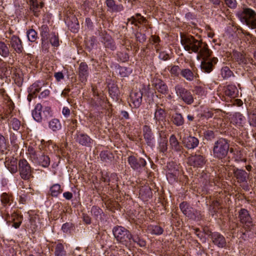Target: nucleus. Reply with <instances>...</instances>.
Here are the masks:
<instances>
[{"instance_id": "27", "label": "nucleus", "mask_w": 256, "mask_h": 256, "mask_svg": "<svg viewBox=\"0 0 256 256\" xmlns=\"http://www.w3.org/2000/svg\"><path fill=\"white\" fill-rule=\"evenodd\" d=\"M50 30L48 26L46 24H43L40 28V35L42 40V47L48 46V40L50 34H49Z\"/></svg>"}, {"instance_id": "34", "label": "nucleus", "mask_w": 256, "mask_h": 256, "mask_svg": "<svg viewBox=\"0 0 256 256\" xmlns=\"http://www.w3.org/2000/svg\"><path fill=\"white\" fill-rule=\"evenodd\" d=\"M11 74V68L0 60V77H7Z\"/></svg>"}, {"instance_id": "55", "label": "nucleus", "mask_w": 256, "mask_h": 256, "mask_svg": "<svg viewBox=\"0 0 256 256\" xmlns=\"http://www.w3.org/2000/svg\"><path fill=\"white\" fill-rule=\"evenodd\" d=\"M151 233L152 234L160 235L162 234L164 230L160 226H152L151 228Z\"/></svg>"}, {"instance_id": "60", "label": "nucleus", "mask_w": 256, "mask_h": 256, "mask_svg": "<svg viewBox=\"0 0 256 256\" xmlns=\"http://www.w3.org/2000/svg\"><path fill=\"white\" fill-rule=\"evenodd\" d=\"M150 40V43H152V44H156V51L158 52V44L160 41L159 36L155 35H152Z\"/></svg>"}, {"instance_id": "7", "label": "nucleus", "mask_w": 256, "mask_h": 256, "mask_svg": "<svg viewBox=\"0 0 256 256\" xmlns=\"http://www.w3.org/2000/svg\"><path fill=\"white\" fill-rule=\"evenodd\" d=\"M128 162L130 168L138 173H141L146 166V162L144 158L134 156H129Z\"/></svg>"}, {"instance_id": "21", "label": "nucleus", "mask_w": 256, "mask_h": 256, "mask_svg": "<svg viewBox=\"0 0 256 256\" xmlns=\"http://www.w3.org/2000/svg\"><path fill=\"white\" fill-rule=\"evenodd\" d=\"M44 83V82L38 81L34 83L28 88L29 94L28 96V100L30 102L32 98L34 97L38 93Z\"/></svg>"}, {"instance_id": "22", "label": "nucleus", "mask_w": 256, "mask_h": 256, "mask_svg": "<svg viewBox=\"0 0 256 256\" xmlns=\"http://www.w3.org/2000/svg\"><path fill=\"white\" fill-rule=\"evenodd\" d=\"M169 142L170 148L172 150L180 154L183 153L184 148L180 144L175 135L172 134L170 136Z\"/></svg>"}, {"instance_id": "37", "label": "nucleus", "mask_w": 256, "mask_h": 256, "mask_svg": "<svg viewBox=\"0 0 256 256\" xmlns=\"http://www.w3.org/2000/svg\"><path fill=\"white\" fill-rule=\"evenodd\" d=\"M48 127L53 132H57L61 129L62 124L59 120L53 118L49 122Z\"/></svg>"}, {"instance_id": "31", "label": "nucleus", "mask_w": 256, "mask_h": 256, "mask_svg": "<svg viewBox=\"0 0 256 256\" xmlns=\"http://www.w3.org/2000/svg\"><path fill=\"white\" fill-rule=\"evenodd\" d=\"M184 143L188 149H194L198 146L199 140L194 136H189L184 139Z\"/></svg>"}, {"instance_id": "56", "label": "nucleus", "mask_w": 256, "mask_h": 256, "mask_svg": "<svg viewBox=\"0 0 256 256\" xmlns=\"http://www.w3.org/2000/svg\"><path fill=\"white\" fill-rule=\"evenodd\" d=\"M204 136L207 140H212L215 138V132L210 130H206L204 132Z\"/></svg>"}, {"instance_id": "29", "label": "nucleus", "mask_w": 256, "mask_h": 256, "mask_svg": "<svg viewBox=\"0 0 256 256\" xmlns=\"http://www.w3.org/2000/svg\"><path fill=\"white\" fill-rule=\"evenodd\" d=\"M190 67L192 68V70L189 68H184L180 71L181 76L189 82L192 81L196 76L194 74L196 68L194 64H191Z\"/></svg>"}, {"instance_id": "63", "label": "nucleus", "mask_w": 256, "mask_h": 256, "mask_svg": "<svg viewBox=\"0 0 256 256\" xmlns=\"http://www.w3.org/2000/svg\"><path fill=\"white\" fill-rule=\"evenodd\" d=\"M118 90L116 86H112L109 88V94L113 98L116 97L118 95Z\"/></svg>"}, {"instance_id": "64", "label": "nucleus", "mask_w": 256, "mask_h": 256, "mask_svg": "<svg viewBox=\"0 0 256 256\" xmlns=\"http://www.w3.org/2000/svg\"><path fill=\"white\" fill-rule=\"evenodd\" d=\"M117 175L115 173L111 174L110 176L108 175V178H107V182H106L108 183V185H110V182L115 183L118 181Z\"/></svg>"}, {"instance_id": "52", "label": "nucleus", "mask_w": 256, "mask_h": 256, "mask_svg": "<svg viewBox=\"0 0 256 256\" xmlns=\"http://www.w3.org/2000/svg\"><path fill=\"white\" fill-rule=\"evenodd\" d=\"M21 126L20 122L17 118H14L10 122V126L14 130H18Z\"/></svg>"}, {"instance_id": "61", "label": "nucleus", "mask_w": 256, "mask_h": 256, "mask_svg": "<svg viewBox=\"0 0 256 256\" xmlns=\"http://www.w3.org/2000/svg\"><path fill=\"white\" fill-rule=\"evenodd\" d=\"M100 37L101 42L104 44V42H106L110 40L111 36L107 34L106 31H102L100 33Z\"/></svg>"}, {"instance_id": "40", "label": "nucleus", "mask_w": 256, "mask_h": 256, "mask_svg": "<svg viewBox=\"0 0 256 256\" xmlns=\"http://www.w3.org/2000/svg\"><path fill=\"white\" fill-rule=\"evenodd\" d=\"M173 124L177 126H180L184 124V118L181 114L176 113L172 116Z\"/></svg>"}, {"instance_id": "44", "label": "nucleus", "mask_w": 256, "mask_h": 256, "mask_svg": "<svg viewBox=\"0 0 256 256\" xmlns=\"http://www.w3.org/2000/svg\"><path fill=\"white\" fill-rule=\"evenodd\" d=\"M55 256H67L64 245L61 243L56 244L54 250Z\"/></svg>"}, {"instance_id": "36", "label": "nucleus", "mask_w": 256, "mask_h": 256, "mask_svg": "<svg viewBox=\"0 0 256 256\" xmlns=\"http://www.w3.org/2000/svg\"><path fill=\"white\" fill-rule=\"evenodd\" d=\"M224 94L230 97L236 96L238 93V89L234 85H228L224 88Z\"/></svg>"}, {"instance_id": "51", "label": "nucleus", "mask_w": 256, "mask_h": 256, "mask_svg": "<svg viewBox=\"0 0 256 256\" xmlns=\"http://www.w3.org/2000/svg\"><path fill=\"white\" fill-rule=\"evenodd\" d=\"M248 122L250 124L256 127V111L252 110L248 114Z\"/></svg>"}, {"instance_id": "9", "label": "nucleus", "mask_w": 256, "mask_h": 256, "mask_svg": "<svg viewBox=\"0 0 256 256\" xmlns=\"http://www.w3.org/2000/svg\"><path fill=\"white\" fill-rule=\"evenodd\" d=\"M206 162L204 155L196 154L191 155L188 158V164L194 167L202 168Z\"/></svg>"}, {"instance_id": "33", "label": "nucleus", "mask_w": 256, "mask_h": 256, "mask_svg": "<svg viewBox=\"0 0 256 256\" xmlns=\"http://www.w3.org/2000/svg\"><path fill=\"white\" fill-rule=\"evenodd\" d=\"M180 208L182 212L188 217H192L194 214L192 208L186 202H181Z\"/></svg>"}, {"instance_id": "48", "label": "nucleus", "mask_w": 256, "mask_h": 256, "mask_svg": "<svg viewBox=\"0 0 256 256\" xmlns=\"http://www.w3.org/2000/svg\"><path fill=\"white\" fill-rule=\"evenodd\" d=\"M40 149L41 148H40L38 150H37L36 148H34L32 146H29L28 148V152L30 154V157L34 160L41 151Z\"/></svg>"}, {"instance_id": "11", "label": "nucleus", "mask_w": 256, "mask_h": 256, "mask_svg": "<svg viewBox=\"0 0 256 256\" xmlns=\"http://www.w3.org/2000/svg\"><path fill=\"white\" fill-rule=\"evenodd\" d=\"M210 56L206 58H201L202 60L201 62V68L202 70L206 73L210 72L214 68V65L218 62V58L214 57L212 58H209Z\"/></svg>"}, {"instance_id": "16", "label": "nucleus", "mask_w": 256, "mask_h": 256, "mask_svg": "<svg viewBox=\"0 0 256 256\" xmlns=\"http://www.w3.org/2000/svg\"><path fill=\"white\" fill-rule=\"evenodd\" d=\"M10 45L14 50L18 54H21L24 51V47L22 40L15 35L12 36L10 40Z\"/></svg>"}, {"instance_id": "6", "label": "nucleus", "mask_w": 256, "mask_h": 256, "mask_svg": "<svg viewBox=\"0 0 256 256\" xmlns=\"http://www.w3.org/2000/svg\"><path fill=\"white\" fill-rule=\"evenodd\" d=\"M32 114L35 120L38 122H41L52 116L51 109L48 106L42 108L40 104H38L36 106L34 110H33Z\"/></svg>"}, {"instance_id": "50", "label": "nucleus", "mask_w": 256, "mask_h": 256, "mask_svg": "<svg viewBox=\"0 0 256 256\" xmlns=\"http://www.w3.org/2000/svg\"><path fill=\"white\" fill-rule=\"evenodd\" d=\"M49 38L50 42L52 46L58 47L59 46L60 44L58 35H56L55 33L52 32L50 34Z\"/></svg>"}, {"instance_id": "2", "label": "nucleus", "mask_w": 256, "mask_h": 256, "mask_svg": "<svg viewBox=\"0 0 256 256\" xmlns=\"http://www.w3.org/2000/svg\"><path fill=\"white\" fill-rule=\"evenodd\" d=\"M230 150L229 141L224 138H220L215 142L213 146V156L214 158L222 160L227 156ZM230 152L232 149H230Z\"/></svg>"}, {"instance_id": "1", "label": "nucleus", "mask_w": 256, "mask_h": 256, "mask_svg": "<svg viewBox=\"0 0 256 256\" xmlns=\"http://www.w3.org/2000/svg\"><path fill=\"white\" fill-rule=\"evenodd\" d=\"M180 42L184 50L190 54H198V60H200V58H206L211 55L212 52L206 42H203L202 40H196L192 36H181Z\"/></svg>"}, {"instance_id": "12", "label": "nucleus", "mask_w": 256, "mask_h": 256, "mask_svg": "<svg viewBox=\"0 0 256 256\" xmlns=\"http://www.w3.org/2000/svg\"><path fill=\"white\" fill-rule=\"evenodd\" d=\"M208 236L212 240V242L220 248H225L226 242L224 236L218 232H210Z\"/></svg>"}, {"instance_id": "46", "label": "nucleus", "mask_w": 256, "mask_h": 256, "mask_svg": "<svg viewBox=\"0 0 256 256\" xmlns=\"http://www.w3.org/2000/svg\"><path fill=\"white\" fill-rule=\"evenodd\" d=\"M26 36L30 42H34L38 38V34L35 30L31 28L27 30Z\"/></svg>"}, {"instance_id": "47", "label": "nucleus", "mask_w": 256, "mask_h": 256, "mask_svg": "<svg viewBox=\"0 0 256 256\" xmlns=\"http://www.w3.org/2000/svg\"><path fill=\"white\" fill-rule=\"evenodd\" d=\"M8 144L4 136L0 134V154H3L6 152Z\"/></svg>"}, {"instance_id": "58", "label": "nucleus", "mask_w": 256, "mask_h": 256, "mask_svg": "<svg viewBox=\"0 0 256 256\" xmlns=\"http://www.w3.org/2000/svg\"><path fill=\"white\" fill-rule=\"evenodd\" d=\"M135 36L136 40L141 43L144 42L146 40V34L140 32H136L135 34Z\"/></svg>"}, {"instance_id": "53", "label": "nucleus", "mask_w": 256, "mask_h": 256, "mask_svg": "<svg viewBox=\"0 0 256 256\" xmlns=\"http://www.w3.org/2000/svg\"><path fill=\"white\" fill-rule=\"evenodd\" d=\"M117 57L120 61L122 62H127L129 59V56L126 52H118L117 53Z\"/></svg>"}, {"instance_id": "14", "label": "nucleus", "mask_w": 256, "mask_h": 256, "mask_svg": "<svg viewBox=\"0 0 256 256\" xmlns=\"http://www.w3.org/2000/svg\"><path fill=\"white\" fill-rule=\"evenodd\" d=\"M166 114V110L157 106L156 108L154 118L156 120V122L161 126V128H164L165 125Z\"/></svg>"}, {"instance_id": "15", "label": "nucleus", "mask_w": 256, "mask_h": 256, "mask_svg": "<svg viewBox=\"0 0 256 256\" xmlns=\"http://www.w3.org/2000/svg\"><path fill=\"white\" fill-rule=\"evenodd\" d=\"M233 174L238 183L247 182L249 174L244 170L234 168L233 169Z\"/></svg>"}, {"instance_id": "26", "label": "nucleus", "mask_w": 256, "mask_h": 256, "mask_svg": "<svg viewBox=\"0 0 256 256\" xmlns=\"http://www.w3.org/2000/svg\"><path fill=\"white\" fill-rule=\"evenodd\" d=\"M35 162L44 168H47L50 164V158L40 151L38 156L34 160Z\"/></svg>"}, {"instance_id": "20", "label": "nucleus", "mask_w": 256, "mask_h": 256, "mask_svg": "<svg viewBox=\"0 0 256 256\" xmlns=\"http://www.w3.org/2000/svg\"><path fill=\"white\" fill-rule=\"evenodd\" d=\"M130 100L136 108L140 106L142 102V92L140 90H132L130 94Z\"/></svg>"}, {"instance_id": "17", "label": "nucleus", "mask_w": 256, "mask_h": 256, "mask_svg": "<svg viewBox=\"0 0 256 256\" xmlns=\"http://www.w3.org/2000/svg\"><path fill=\"white\" fill-rule=\"evenodd\" d=\"M6 220L8 222H12V226L16 228H18L22 220V216L16 212H12L11 214L6 215Z\"/></svg>"}, {"instance_id": "4", "label": "nucleus", "mask_w": 256, "mask_h": 256, "mask_svg": "<svg viewBox=\"0 0 256 256\" xmlns=\"http://www.w3.org/2000/svg\"><path fill=\"white\" fill-rule=\"evenodd\" d=\"M112 232L118 242L126 246L130 244L132 234L122 226H116L114 228Z\"/></svg>"}, {"instance_id": "43", "label": "nucleus", "mask_w": 256, "mask_h": 256, "mask_svg": "<svg viewBox=\"0 0 256 256\" xmlns=\"http://www.w3.org/2000/svg\"><path fill=\"white\" fill-rule=\"evenodd\" d=\"M10 53L8 45L4 42L0 41V55L4 58H6L8 56Z\"/></svg>"}, {"instance_id": "19", "label": "nucleus", "mask_w": 256, "mask_h": 256, "mask_svg": "<svg viewBox=\"0 0 256 256\" xmlns=\"http://www.w3.org/2000/svg\"><path fill=\"white\" fill-rule=\"evenodd\" d=\"M152 86L155 90L162 94H166L168 92V88L166 84L161 79L154 78Z\"/></svg>"}, {"instance_id": "54", "label": "nucleus", "mask_w": 256, "mask_h": 256, "mask_svg": "<svg viewBox=\"0 0 256 256\" xmlns=\"http://www.w3.org/2000/svg\"><path fill=\"white\" fill-rule=\"evenodd\" d=\"M74 228V225L70 222H66L62 224V230L63 232L68 233L70 232L71 230Z\"/></svg>"}, {"instance_id": "30", "label": "nucleus", "mask_w": 256, "mask_h": 256, "mask_svg": "<svg viewBox=\"0 0 256 256\" xmlns=\"http://www.w3.org/2000/svg\"><path fill=\"white\" fill-rule=\"evenodd\" d=\"M106 4L108 7V10L112 12H118L124 10V6L122 4H116L114 0H106Z\"/></svg>"}, {"instance_id": "45", "label": "nucleus", "mask_w": 256, "mask_h": 256, "mask_svg": "<svg viewBox=\"0 0 256 256\" xmlns=\"http://www.w3.org/2000/svg\"><path fill=\"white\" fill-rule=\"evenodd\" d=\"M132 242L137 244L140 247H144L146 246V242L137 235L132 236V234L130 244H132Z\"/></svg>"}, {"instance_id": "32", "label": "nucleus", "mask_w": 256, "mask_h": 256, "mask_svg": "<svg viewBox=\"0 0 256 256\" xmlns=\"http://www.w3.org/2000/svg\"><path fill=\"white\" fill-rule=\"evenodd\" d=\"M172 164H170L168 166V170L166 174V177L167 179L170 182H174L178 180L179 172L175 168L174 170L170 169V167L172 166Z\"/></svg>"}, {"instance_id": "13", "label": "nucleus", "mask_w": 256, "mask_h": 256, "mask_svg": "<svg viewBox=\"0 0 256 256\" xmlns=\"http://www.w3.org/2000/svg\"><path fill=\"white\" fill-rule=\"evenodd\" d=\"M74 138L76 142L86 147H90L94 142L88 134L80 132L76 134Z\"/></svg>"}, {"instance_id": "57", "label": "nucleus", "mask_w": 256, "mask_h": 256, "mask_svg": "<svg viewBox=\"0 0 256 256\" xmlns=\"http://www.w3.org/2000/svg\"><path fill=\"white\" fill-rule=\"evenodd\" d=\"M169 71L172 76H178L181 70L178 66H173L171 67Z\"/></svg>"}, {"instance_id": "28", "label": "nucleus", "mask_w": 256, "mask_h": 256, "mask_svg": "<svg viewBox=\"0 0 256 256\" xmlns=\"http://www.w3.org/2000/svg\"><path fill=\"white\" fill-rule=\"evenodd\" d=\"M232 58L233 60L240 65H244L248 63L250 60L246 55L237 51H234Z\"/></svg>"}, {"instance_id": "24", "label": "nucleus", "mask_w": 256, "mask_h": 256, "mask_svg": "<svg viewBox=\"0 0 256 256\" xmlns=\"http://www.w3.org/2000/svg\"><path fill=\"white\" fill-rule=\"evenodd\" d=\"M44 6V3L38 0H30V10L34 16L38 17L41 13V10Z\"/></svg>"}, {"instance_id": "35", "label": "nucleus", "mask_w": 256, "mask_h": 256, "mask_svg": "<svg viewBox=\"0 0 256 256\" xmlns=\"http://www.w3.org/2000/svg\"><path fill=\"white\" fill-rule=\"evenodd\" d=\"M244 118L240 112L235 113L231 118V122L236 126H242L244 123Z\"/></svg>"}, {"instance_id": "3", "label": "nucleus", "mask_w": 256, "mask_h": 256, "mask_svg": "<svg viewBox=\"0 0 256 256\" xmlns=\"http://www.w3.org/2000/svg\"><path fill=\"white\" fill-rule=\"evenodd\" d=\"M240 20L252 29L256 28V12L250 8H244L238 14Z\"/></svg>"}, {"instance_id": "49", "label": "nucleus", "mask_w": 256, "mask_h": 256, "mask_svg": "<svg viewBox=\"0 0 256 256\" xmlns=\"http://www.w3.org/2000/svg\"><path fill=\"white\" fill-rule=\"evenodd\" d=\"M233 74V72L228 66H224L221 69V75L224 79H227Z\"/></svg>"}, {"instance_id": "62", "label": "nucleus", "mask_w": 256, "mask_h": 256, "mask_svg": "<svg viewBox=\"0 0 256 256\" xmlns=\"http://www.w3.org/2000/svg\"><path fill=\"white\" fill-rule=\"evenodd\" d=\"M224 2L226 6L230 8L234 9L236 7V0H224Z\"/></svg>"}, {"instance_id": "23", "label": "nucleus", "mask_w": 256, "mask_h": 256, "mask_svg": "<svg viewBox=\"0 0 256 256\" xmlns=\"http://www.w3.org/2000/svg\"><path fill=\"white\" fill-rule=\"evenodd\" d=\"M144 123L145 124L143 126L144 137L148 145L150 146L152 144L154 136L150 126H148L150 123L147 122H145Z\"/></svg>"}, {"instance_id": "59", "label": "nucleus", "mask_w": 256, "mask_h": 256, "mask_svg": "<svg viewBox=\"0 0 256 256\" xmlns=\"http://www.w3.org/2000/svg\"><path fill=\"white\" fill-rule=\"evenodd\" d=\"M104 44L106 48H110L112 50L116 48V46L112 38L106 42H104Z\"/></svg>"}, {"instance_id": "25", "label": "nucleus", "mask_w": 256, "mask_h": 256, "mask_svg": "<svg viewBox=\"0 0 256 256\" xmlns=\"http://www.w3.org/2000/svg\"><path fill=\"white\" fill-rule=\"evenodd\" d=\"M4 164L8 170L12 174H14L18 170V160L13 156L6 157Z\"/></svg>"}, {"instance_id": "18", "label": "nucleus", "mask_w": 256, "mask_h": 256, "mask_svg": "<svg viewBox=\"0 0 256 256\" xmlns=\"http://www.w3.org/2000/svg\"><path fill=\"white\" fill-rule=\"evenodd\" d=\"M78 75L80 80L82 82L87 81L89 75V68L88 64L85 62H82L78 68Z\"/></svg>"}, {"instance_id": "10", "label": "nucleus", "mask_w": 256, "mask_h": 256, "mask_svg": "<svg viewBox=\"0 0 256 256\" xmlns=\"http://www.w3.org/2000/svg\"><path fill=\"white\" fill-rule=\"evenodd\" d=\"M238 217L240 222L244 224V228L248 230H250V228L254 224L248 210L244 208H242L239 212Z\"/></svg>"}, {"instance_id": "5", "label": "nucleus", "mask_w": 256, "mask_h": 256, "mask_svg": "<svg viewBox=\"0 0 256 256\" xmlns=\"http://www.w3.org/2000/svg\"><path fill=\"white\" fill-rule=\"evenodd\" d=\"M174 90L178 99L186 104L190 105L194 103V95L190 90L186 88L180 84H177L174 86Z\"/></svg>"}, {"instance_id": "39", "label": "nucleus", "mask_w": 256, "mask_h": 256, "mask_svg": "<svg viewBox=\"0 0 256 256\" xmlns=\"http://www.w3.org/2000/svg\"><path fill=\"white\" fill-rule=\"evenodd\" d=\"M90 212L92 216L96 221L101 220L102 215L104 214L102 210L96 206H93Z\"/></svg>"}, {"instance_id": "38", "label": "nucleus", "mask_w": 256, "mask_h": 256, "mask_svg": "<svg viewBox=\"0 0 256 256\" xmlns=\"http://www.w3.org/2000/svg\"><path fill=\"white\" fill-rule=\"evenodd\" d=\"M0 201L2 204L4 206H10L13 201L12 196L4 192L0 196Z\"/></svg>"}, {"instance_id": "41", "label": "nucleus", "mask_w": 256, "mask_h": 256, "mask_svg": "<svg viewBox=\"0 0 256 256\" xmlns=\"http://www.w3.org/2000/svg\"><path fill=\"white\" fill-rule=\"evenodd\" d=\"M62 192L60 185L58 184H53L50 189V194L54 197H57Z\"/></svg>"}, {"instance_id": "8", "label": "nucleus", "mask_w": 256, "mask_h": 256, "mask_svg": "<svg viewBox=\"0 0 256 256\" xmlns=\"http://www.w3.org/2000/svg\"><path fill=\"white\" fill-rule=\"evenodd\" d=\"M18 164V171L22 179L28 180L32 177V169L26 160H20Z\"/></svg>"}, {"instance_id": "42", "label": "nucleus", "mask_w": 256, "mask_h": 256, "mask_svg": "<svg viewBox=\"0 0 256 256\" xmlns=\"http://www.w3.org/2000/svg\"><path fill=\"white\" fill-rule=\"evenodd\" d=\"M160 138L158 149L160 152L164 154L168 150V140L166 138H162L161 136Z\"/></svg>"}]
</instances>
